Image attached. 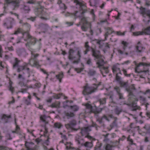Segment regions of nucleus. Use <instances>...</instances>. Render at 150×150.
Wrapping results in <instances>:
<instances>
[{
    "label": "nucleus",
    "mask_w": 150,
    "mask_h": 150,
    "mask_svg": "<svg viewBox=\"0 0 150 150\" xmlns=\"http://www.w3.org/2000/svg\"><path fill=\"white\" fill-rule=\"evenodd\" d=\"M109 133H107L106 134H103V135L104 137L103 141L104 142H107L109 140V139L108 138V136L109 135Z\"/></svg>",
    "instance_id": "obj_49"
},
{
    "label": "nucleus",
    "mask_w": 150,
    "mask_h": 150,
    "mask_svg": "<svg viewBox=\"0 0 150 150\" xmlns=\"http://www.w3.org/2000/svg\"><path fill=\"white\" fill-rule=\"evenodd\" d=\"M62 126V125L59 122H56L54 125V127L58 129L60 128Z\"/></svg>",
    "instance_id": "obj_42"
},
{
    "label": "nucleus",
    "mask_w": 150,
    "mask_h": 150,
    "mask_svg": "<svg viewBox=\"0 0 150 150\" xmlns=\"http://www.w3.org/2000/svg\"><path fill=\"white\" fill-rule=\"evenodd\" d=\"M6 2L8 4H11L15 7H18L19 6V0H5Z\"/></svg>",
    "instance_id": "obj_13"
},
{
    "label": "nucleus",
    "mask_w": 150,
    "mask_h": 150,
    "mask_svg": "<svg viewBox=\"0 0 150 150\" xmlns=\"http://www.w3.org/2000/svg\"><path fill=\"white\" fill-rule=\"evenodd\" d=\"M127 140L130 142V143L131 144H135L133 143V141L132 139H130L129 136L127 138Z\"/></svg>",
    "instance_id": "obj_58"
},
{
    "label": "nucleus",
    "mask_w": 150,
    "mask_h": 150,
    "mask_svg": "<svg viewBox=\"0 0 150 150\" xmlns=\"http://www.w3.org/2000/svg\"><path fill=\"white\" fill-rule=\"evenodd\" d=\"M114 89L116 91L117 94L120 93V89L119 87L115 86L114 87Z\"/></svg>",
    "instance_id": "obj_60"
},
{
    "label": "nucleus",
    "mask_w": 150,
    "mask_h": 150,
    "mask_svg": "<svg viewBox=\"0 0 150 150\" xmlns=\"http://www.w3.org/2000/svg\"><path fill=\"white\" fill-rule=\"evenodd\" d=\"M4 25L5 26L7 29L11 28L12 27V25H11V22H7L4 23Z\"/></svg>",
    "instance_id": "obj_31"
},
{
    "label": "nucleus",
    "mask_w": 150,
    "mask_h": 150,
    "mask_svg": "<svg viewBox=\"0 0 150 150\" xmlns=\"http://www.w3.org/2000/svg\"><path fill=\"white\" fill-rule=\"evenodd\" d=\"M76 124V121L75 120L73 119L70 121L69 123L68 124H66L65 126L68 129H70L71 130L76 131L78 129L74 128Z\"/></svg>",
    "instance_id": "obj_9"
},
{
    "label": "nucleus",
    "mask_w": 150,
    "mask_h": 150,
    "mask_svg": "<svg viewBox=\"0 0 150 150\" xmlns=\"http://www.w3.org/2000/svg\"><path fill=\"white\" fill-rule=\"evenodd\" d=\"M26 36L28 38V42L26 44V45H29L30 44L34 45L36 42V40L35 38H32V36L28 33L26 34Z\"/></svg>",
    "instance_id": "obj_11"
},
{
    "label": "nucleus",
    "mask_w": 150,
    "mask_h": 150,
    "mask_svg": "<svg viewBox=\"0 0 150 150\" xmlns=\"http://www.w3.org/2000/svg\"><path fill=\"white\" fill-rule=\"evenodd\" d=\"M125 32L123 33H122L120 31L115 32V33L117 35H125Z\"/></svg>",
    "instance_id": "obj_54"
},
{
    "label": "nucleus",
    "mask_w": 150,
    "mask_h": 150,
    "mask_svg": "<svg viewBox=\"0 0 150 150\" xmlns=\"http://www.w3.org/2000/svg\"><path fill=\"white\" fill-rule=\"evenodd\" d=\"M41 85V84L40 83H36L34 86V88H40Z\"/></svg>",
    "instance_id": "obj_57"
},
{
    "label": "nucleus",
    "mask_w": 150,
    "mask_h": 150,
    "mask_svg": "<svg viewBox=\"0 0 150 150\" xmlns=\"http://www.w3.org/2000/svg\"><path fill=\"white\" fill-rule=\"evenodd\" d=\"M65 115L68 118L70 117H73L74 115L73 112H67L65 113Z\"/></svg>",
    "instance_id": "obj_37"
},
{
    "label": "nucleus",
    "mask_w": 150,
    "mask_h": 150,
    "mask_svg": "<svg viewBox=\"0 0 150 150\" xmlns=\"http://www.w3.org/2000/svg\"><path fill=\"white\" fill-rule=\"evenodd\" d=\"M81 22H82V25L81 28L82 30L86 31L87 28L90 27V23L87 21L85 18L83 17L81 18Z\"/></svg>",
    "instance_id": "obj_6"
},
{
    "label": "nucleus",
    "mask_w": 150,
    "mask_h": 150,
    "mask_svg": "<svg viewBox=\"0 0 150 150\" xmlns=\"http://www.w3.org/2000/svg\"><path fill=\"white\" fill-rule=\"evenodd\" d=\"M95 40L96 43L99 45V48H101L103 47V45L104 44L103 41L97 40Z\"/></svg>",
    "instance_id": "obj_35"
},
{
    "label": "nucleus",
    "mask_w": 150,
    "mask_h": 150,
    "mask_svg": "<svg viewBox=\"0 0 150 150\" xmlns=\"http://www.w3.org/2000/svg\"><path fill=\"white\" fill-rule=\"evenodd\" d=\"M9 85L8 87L9 90L11 91L12 93L13 94L14 92V88L12 86V85L13 83L11 81L10 79H9Z\"/></svg>",
    "instance_id": "obj_28"
},
{
    "label": "nucleus",
    "mask_w": 150,
    "mask_h": 150,
    "mask_svg": "<svg viewBox=\"0 0 150 150\" xmlns=\"http://www.w3.org/2000/svg\"><path fill=\"white\" fill-rule=\"evenodd\" d=\"M106 30L109 33L111 34L113 33H115V32L113 29L112 28H110L109 27H107L106 28Z\"/></svg>",
    "instance_id": "obj_45"
},
{
    "label": "nucleus",
    "mask_w": 150,
    "mask_h": 150,
    "mask_svg": "<svg viewBox=\"0 0 150 150\" xmlns=\"http://www.w3.org/2000/svg\"><path fill=\"white\" fill-rule=\"evenodd\" d=\"M85 62L86 64L89 66H92L93 65L92 60L90 57H88L84 58Z\"/></svg>",
    "instance_id": "obj_23"
},
{
    "label": "nucleus",
    "mask_w": 150,
    "mask_h": 150,
    "mask_svg": "<svg viewBox=\"0 0 150 150\" xmlns=\"http://www.w3.org/2000/svg\"><path fill=\"white\" fill-rule=\"evenodd\" d=\"M20 128L19 127L18 125H17L16 126V130L15 131H13L12 132L13 133L19 134L20 133Z\"/></svg>",
    "instance_id": "obj_48"
},
{
    "label": "nucleus",
    "mask_w": 150,
    "mask_h": 150,
    "mask_svg": "<svg viewBox=\"0 0 150 150\" xmlns=\"http://www.w3.org/2000/svg\"><path fill=\"white\" fill-rule=\"evenodd\" d=\"M59 6L62 9H66L67 8V7L63 3L59 5Z\"/></svg>",
    "instance_id": "obj_59"
},
{
    "label": "nucleus",
    "mask_w": 150,
    "mask_h": 150,
    "mask_svg": "<svg viewBox=\"0 0 150 150\" xmlns=\"http://www.w3.org/2000/svg\"><path fill=\"white\" fill-rule=\"evenodd\" d=\"M60 103L59 101H57L52 103L50 106L52 108H58L60 107Z\"/></svg>",
    "instance_id": "obj_26"
},
{
    "label": "nucleus",
    "mask_w": 150,
    "mask_h": 150,
    "mask_svg": "<svg viewBox=\"0 0 150 150\" xmlns=\"http://www.w3.org/2000/svg\"><path fill=\"white\" fill-rule=\"evenodd\" d=\"M92 55L96 59L101 58L102 55L100 54V51L94 49H92Z\"/></svg>",
    "instance_id": "obj_14"
},
{
    "label": "nucleus",
    "mask_w": 150,
    "mask_h": 150,
    "mask_svg": "<svg viewBox=\"0 0 150 150\" xmlns=\"http://www.w3.org/2000/svg\"><path fill=\"white\" fill-rule=\"evenodd\" d=\"M141 66H150V63H146L144 62H140L139 64L136 65V67L135 68V70L136 72L138 73H143L144 74H149L148 71V68L146 69V70H142L140 69V67Z\"/></svg>",
    "instance_id": "obj_5"
},
{
    "label": "nucleus",
    "mask_w": 150,
    "mask_h": 150,
    "mask_svg": "<svg viewBox=\"0 0 150 150\" xmlns=\"http://www.w3.org/2000/svg\"><path fill=\"white\" fill-rule=\"evenodd\" d=\"M148 94V98H150V90L148 89L146 91V92L144 93V94Z\"/></svg>",
    "instance_id": "obj_61"
},
{
    "label": "nucleus",
    "mask_w": 150,
    "mask_h": 150,
    "mask_svg": "<svg viewBox=\"0 0 150 150\" xmlns=\"http://www.w3.org/2000/svg\"><path fill=\"white\" fill-rule=\"evenodd\" d=\"M127 47H125V46H123L122 50H121L120 49H118L117 50V51H118V53L121 54H124V53L125 52V50Z\"/></svg>",
    "instance_id": "obj_36"
},
{
    "label": "nucleus",
    "mask_w": 150,
    "mask_h": 150,
    "mask_svg": "<svg viewBox=\"0 0 150 150\" xmlns=\"http://www.w3.org/2000/svg\"><path fill=\"white\" fill-rule=\"evenodd\" d=\"M25 88L21 89L20 91H19V92H21L23 93H26L27 91V90L28 88L29 87L28 86L25 87Z\"/></svg>",
    "instance_id": "obj_52"
},
{
    "label": "nucleus",
    "mask_w": 150,
    "mask_h": 150,
    "mask_svg": "<svg viewBox=\"0 0 150 150\" xmlns=\"http://www.w3.org/2000/svg\"><path fill=\"white\" fill-rule=\"evenodd\" d=\"M30 144L34 145V144L32 142H27L25 143V145L27 149V150H29L30 149V146H29L30 145Z\"/></svg>",
    "instance_id": "obj_41"
},
{
    "label": "nucleus",
    "mask_w": 150,
    "mask_h": 150,
    "mask_svg": "<svg viewBox=\"0 0 150 150\" xmlns=\"http://www.w3.org/2000/svg\"><path fill=\"white\" fill-rule=\"evenodd\" d=\"M71 109L74 111H78L79 109V107L78 106L76 105H74L73 106H70Z\"/></svg>",
    "instance_id": "obj_40"
},
{
    "label": "nucleus",
    "mask_w": 150,
    "mask_h": 150,
    "mask_svg": "<svg viewBox=\"0 0 150 150\" xmlns=\"http://www.w3.org/2000/svg\"><path fill=\"white\" fill-rule=\"evenodd\" d=\"M102 144L101 143H98L97 144L95 148L96 149H100L102 146Z\"/></svg>",
    "instance_id": "obj_62"
},
{
    "label": "nucleus",
    "mask_w": 150,
    "mask_h": 150,
    "mask_svg": "<svg viewBox=\"0 0 150 150\" xmlns=\"http://www.w3.org/2000/svg\"><path fill=\"white\" fill-rule=\"evenodd\" d=\"M23 9L26 13H28L30 10L29 6L25 5L24 6Z\"/></svg>",
    "instance_id": "obj_43"
},
{
    "label": "nucleus",
    "mask_w": 150,
    "mask_h": 150,
    "mask_svg": "<svg viewBox=\"0 0 150 150\" xmlns=\"http://www.w3.org/2000/svg\"><path fill=\"white\" fill-rule=\"evenodd\" d=\"M74 52L73 49H71L69 50L68 52L69 56L68 58L69 60H73L75 58V57L73 55V54Z\"/></svg>",
    "instance_id": "obj_22"
},
{
    "label": "nucleus",
    "mask_w": 150,
    "mask_h": 150,
    "mask_svg": "<svg viewBox=\"0 0 150 150\" xmlns=\"http://www.w3.org/2000/svg\"><path fill=\"white\" fill-rule=\"evenodd\" d=\"M38 13V14L39 15H41L42 16H43L44 13L45 12L44 9L42 8H38L37 9Z\"/></svg>",
    "instance_id": "obj_38"
},
{
    "label": "nucleus",
    "mask_w": 150,
    "mask_h": 150,
    "mask_svg": "<svg viewBox=\"0 0 150 150\" xmlns=\"http://www.w3.org/2000/svg\"><path fill=\"white\" fill-rule=\"evenodd\" d=\"M31 58L29 60L28 63H25L23 65L18 67L17 69V72L20 73L18 75H21L22 74H31V73L33 71L28 67V64L32 66H37L39 65L37 58L39 56V54H35L33 52H31Z\"/></svg>",
    "instance_id": "obj_1"
},
{
    "label": "nucleus",
    "mask_w": 150,
    "mask_h": 150,
    "mask_svg": "<svg viewBox=\"0 0 150 150\" xmlns=\"http://www.w3.org/2000/svg\"><path fill=\"white\" fill-rule=\"evenodd\" d=\"M55 78L57 79L58 80L60 83L61 82V79L63 77L62 76H55Z\"/></svg>",
    "instance_id": "obj_56"
},
{
    "label": "nucleus",
    "mask_w": 150,
    "mask_h": 150,
    "mask_svg": "<svg viewBox=\"0 0 150 150\" xmlns=\"http://www.w3.org/2000/svg\"><path fill=\"white\" fill-rule=\"evenodd\" d=\"M144 128L146 130L147 133L150 134V125H146L144 127Z\"/></svg>",
    "instance_id": "obj_46"
},
{
    "label": "nucleus",
    "mask_w": 150,
    "mask_h": 150,
    "mask_svg": "<svg viewBox=\"0 0 150 150\" xmlns=\"http://www.w3.org/2000/svg\"><path fill=\"white\" fill-rule=\"evenodd\" d=\"M106 98H102L99 99L98 100L100 105L105 104L106 103Z\"/></svg>",
    "instance_id": "obj_33"
},
{
    "label": "nucleus",
    "mask_w": 150,
    "mask_h": 150,
    "mask_svg": "<svg viewBox=\"0 0 150 150\" xmlns=\"http://www.w3.org/2000/svg\"><path fill=\"white\" fill-rule=\"evenodd\" d=\"M133 34L136 36L144 34L150 35V26L146 28L142 31L133 32Z\"/></svg>",
    "instance_id": "obj_8"
},
{
    "label": "nucleus",
    "mask_w": 150,
    "mask_h": 150,
    "mask_svg": "<svg viewBox=\"0 0 150 150\" xmlns=\"http://www.w3.org/2000/svg\"><path fill=\"white\" fill-rule=\"evenodd\" d=\"M146 16L148 17V18L150 19H148L147 20L148 22L150 21V10H147L146 13Z\"/></svg>",
    "instance_id": "obj_47"
},
{
    "label": "nucleus",
    "mask_w": 150,
    "mask_h": 150,
    "mask_svg": "<svg viewBox=\"0 0 150 150\" xmlns=\"http://www.w3.org/2000/svg\"><path fill=\"white\" fill-rule=\"evenodd\" d=\"M24 76H18V78L19 79V82L18 84L21 87L28 86L26 84L24 83V82L25 80V78Z\"/></svg>",
    "instance_id": "obj_15"
},
{
    "label": "nucleus",
    "mask_w": 150,
    "mask_h": 150,
    "mask_svg": "<svg viewBox=\"0 0 150 150\" xmlns=\"http://www.w3.org/2000/svg\"><path fill=\"white\" fill-rule=\"evenodd\" d=\"M88 42H85L84 45V47L85 50L83 52V53L84 54H86L87 52L91 50L92 51V49L93 48L92 47H90L88 45Z\"/></svg>",
    "instance_id": "obj_20"
},
{
    "label": "nucleus",
    "mask_w": 150,
    "mask_h": 150,
    "mask_svg": "<svg viewBox=\"0 0 150 150\" xmlns=\"http://www.w3.org/2000/svg\"><path fill=\"white\" fill-rule=\"evenodd\" d=\"M17 53L19 56L22 57H25L27 54L25 50L23 48L18 49Z\"/></svg>",
    "instance_id": "obj_16"
},
{
    "label": "nucleus",
    "mask_w": 150,
    "mask_h": 150,
    "mask_svg": "<svg viewBox=\"0 0 150 150\" xmlns=\"http://www.w3.org/2000/svg\"><path fill=\"white\" fill-rule=\"evenodd\" d=\"M145 1V4L147 6H150V1L149 0H144Z\"/></svg>",
    "instance_id": "obj_64"
},
{
    "label": "nucleus",
    "mask_w": 150,
    "mask_h": 150,
    "mask_svg": "<svg viewBox=\"0 0 150 150\" xmlns=\"http://www.w3.org/2000/svg\"><path fill=\"white\" fill-rule=\"evenodd\" d=\"M75 140L77 143L83 146V143L84 142V140L81 136L79 135H76L75 137Z\"/></svg>",
    "instance_id": "obj_17"
},
{
    "label": "nucleus",
    "mask_w": 150,
    "mask_h": 150,
    "mask_svg": "<svg viewBox=\"0 0 150 150\" xmlns=\"http://www.w3.org/2000/svg\"><path fill=\"white\" fill-rule=\"evenodd\" d=\"M83 146L87 148H91L93 146V144L92 142H87L85 143L84 142L83 143Z\"/></svg>",
    "instance_id": "obj_29"
},
{
    "label": "nucleus",
    "mask_w": 150,
    "mask_h": 150,
    "mask_svg": "<svg viewBox=\"0 0 150 150\" xmlns=\"http://www.w3.org/2000/svg\"><path fill=\"white\" fill-rule=\"evenodd\" d=\"M101 82H100L98 84H96L95 83L93 84L95 86V87L89 86L87 84L84 86V89L83 91V94L84 95H86L89 94H91L92 93L94 92L96 90L98 86L100 85Z\"/></svg>",
    "instance_id": "obj_3"
},
{
    "label": "nucleus",
    "mask_w": 150,
    "mask_h": 150,
    "mask_svg": "<svg viewBox=\"0 0 150 150\" xmlns=\"http://www.w3.org/2000/svg\"><path fill=\"white\" fill-rule=\"evenodd\" d=\"M103 109V108H98L95 106L92 109V112H93L96 115V114L100 113Z\"/></svg>",
    "instance_id": "obj_21"
},
{
    "label": "nucleus",
    "mask_w": 150,
    "mask_h": 150,
    "mask_svg": "<svg viewBox=\"0 0 150 150\" xmlns=\"http://www.w3.org/2000/svg\"><path fill=\"white\" fill-rule=\"evenodd\" d=\"M11 118V115L2 114L1 115V119L4 123H7L10 122Z\"/></svg>",
    "instance_id": "obj_12"
},
{
    "label": "nucleus",
    "mask_w": 150,
    "mask_h": 150,
    "mask_svg": "<svg viewBox=\"0 0 150 150\" xmlns=\"http://www.w3.org/2000/svg\"><path fill=\"white\" fill-rule=\"evenodd\" d=\"M126 90L129 93V100L130 101H132V103L130 104L131 107V109L132 111H135L137 110H140V108L138 106L135 101H133V100L132 98L134 97L133 95V93L136 92V90L134 86V85H132L128 88H126Z\"/></svg>",
    "instance_id": "obj_2"
},
{
    "label": "nucleus",
    "mask_w": 150,
    "mask_h": 150,
    "mask_svg": "<svg viewBox=\"0 0 150 150\" xmlns=\"http://www.w3.org/2000/svg\"><path fill=\"white\" fill-rule=\"evenodd\" d=\"M23 33V30L21 28H19L17 30L15 31L14 34L17 35L19 33Z\"/></svg>",
    "instance_id": "obj_44"
},
{
    "label": "nucleus",
    "mask_w": 150,
    "mask_h": 150,
    "mask_svg": "<svg viewBox=\"0 0 150 150\" xmlns=\"http://www.w3.org/2000/svg\"><path fill=\"white\" fill-rule=\"evenodd\" d=\"M91 128V126L82 128L80 132L81 136H85V138H87L90 139H92L93 137L89 135V132L91 131L92 130Z\"/></svg>",
    "instance_id": "obj_4"
},
{
    "label": "nucleus",
    "mask_w": 150,
    "mask_h": 150,
    "mask_svg": "<svg viewBox=\"0 0 150 150\" xmlns=\"http://www.w3.org/2000/svg\"><path fill=\"white\" fill-rule=\"evenodd\" d=\"M74 2L76 3V5H78L80 8V10H82L83 8L85 7L84 5L81 2L80 0H74Z\"/></svg>",
    "instance_id": "obj_24"
},
{
    "label": "nucleus",
    "mask_w": 150,
    "mask_h": 150,
    "mask_svg": "<svg viewBox=\"0 0 150 150\" xmlns=\"http://www.w3.org/2000/svg\"><path fill=\"white\" fill-rule=\"evenodd\" d=\"M116 80L120 84L121 86L127 88L128 86V82L123 81L121 78L119 76H116Z\"/></svg>",
    "instance_id": "obj_10"
},
{
    "label": "nucleus",
    "mask_w": 150,
    "mask_h": 150,
    "mask_svg": "<svg viewBox=\"0 0 150 150\" xmlns=\"http://www.w3.org/2000/svg\"><path fill=\"white\" fill-rule=\"evenodd\" d=\"M0 150H12L11 149H9L8 147L3 146H0Z\"/></svg>",
    "instance_id": "obj_51"
},
{
    "label": "nucleus",
    "mask_w": 150,
    "mask_h": 150,
    "mask_svg": "<svg viewBox=\"0 0 150 150\" xmlns=\"http://www.w3.org/2000/svg\"><path fill=\"white\" fill-rule=\"evenodd\" d=\"M147 10L145 8L143 7L142 6L140 7L139 12L140 13L142 14V16L144 18L146 17V13Z\"/></svg>",
    "instance_id": "obj_25"
},
{
    "label": "nucleus",
    "mask_w": 150,
    "mask_h": 150,
    "mask_svg": "<svg viewBox=\"0 0 150 150\" xmlns=\"http://www.w3.org/2000/svg\"><path fill=\"white\" fill-rule=\"evenodd\" d=\"M112 69L114 74L117 75L118 74H122L120 68L118 65H115L113 66Z\"/></svg>",
    "instance_id": "obj_18"
},
{
    "label": "nucleus",
    "mask_w": 150,
    "mask_h": 150,
    "mask_svg": "<svg viewBox=\"0 0 150 150\" xmlns=\"http://www.w3.org/2000/svg\"><path fill=\"white\" fill-rule=\"evenodd\" d=\"M25 103L27 105H28L30 104V99H26L25 100Z\"/></svg>",
    "instance_id": "obj_63"
},
{
    "label": "nucleus",
    "mask_w": 150,
    "mask_h": 150,
    "mask_svg": "<svg viewBox=\"0 0 150 150\" xmlns=\"http://www.w3.org/2000/svg\"><path fill=\"white\" fill-rule=\"evenodd\" d=\"M136 52L138 55H141V54L144 50L145 48L142 45L141 43L139 41L137 45L135 47Z\"/></svg>",
    "instance_id": "obj_7"
},
{
    "label": "nucleus",
    "mask_w": 150,
    "mask_h": 150,
    "mask_svg": "<svg viewBox=\"0 0 150 150\" xmlns=\"http://www.w3.org/2000/svg\"><path fill=\"white\" fill-rule=\"evenodd\" d=\"M104 59H105V58L103 55H102V57L101 58L98 59V60L97 62V64L98 65V67L102 66L104 64H106V62L104 61Z\"/></svg>",
    "instance_id": "obj_19"
},
{
    "label": "nucleus",
    "mask_w": 150,
    "mask_h": 150,
    "mask_svg": "<svg viewBox=\"0 0 150 150\" xmlns=\"http://www.w3.org/2000/svg\"><path fill=\"white\" fill-rule=\"evenodd\" d=\"M111 127H116L117 126V122L116 120H115L113 122L112 124L111 125Z\"/></svg>",
    "instance_id": "obj_55"
},
{
    "label": "nucleus",
    "mask_w": 150,
    "mask_h": 150,
    "mask_svg": "<svg viewBox=\"0 0 150 150\" xmlns=\"http://www.w3.org/2000/svg\"><path fill=\"white\" fill-rule=\"evenodd\" d=\"M20 62V61L17 58H15L14 62L13 63V68H14L18 67L19 63Z\"/></svg>",
    "instance_id": "obj_27"
},
{
    "label": "nucleus",
    "mask_w": 150,
    "mask_h": 150,
    "mask_svg": "<svg viewBox=\"0 0 150 150\" xmlns=\"http://www.w3.org/2000/svg\"><path fill=\"white\" fill-rule=\"evenodd\" d=\"M105 48L103 49V51L105 53L107 50L108 49L110 48L109 45L108 43H106L104 45Z\"/></svg>",
    "instance_id": "obj_39"
},
{
    "label": "nucleus",
    "mask_w": 150,
    "mask_h": 150,
    "mask_svg": "<svg viewBox=\"0 0 150 150\" xmlns=\"http://www.w3.org/2000/svg\"><path fill=\"white\" fill-rule=\"evenodd\" d=\"M23 26L24 27L27 28V30H29L30 28V25L27 23H26L24 24Z\"/></svg>",
    "instance_id": "obj_53"
},
{
    "label": "nucleus",
    "mask_w": 150,
    "mask_h": 150,
    "mask_svg": "<svg viewBox=\"0 0 150 150\" xmlns=\"http://www.w3.org/2000/svg\"><path fill=\"white\" fill-rule=\"evenodd\" d=\"M88 74L90 75H94L96 74V71L93 69L89 70Z\"/></svg>",
    "instance_id": "obj_50"
},
{
    "label": "nucleus",
    "mask_w": 150,
    "mask_h": 150,
    "mask_svg": "<svg viewBox=\"0 0 150 150\" xmlns=\"http://www.w3.org/2000/svg\"><path fill=\"white\" fill-rule=\"evenodd\" d=\"M122 111V109L117 107H116L114 109V112L115 113L118 115Z\"/></svg>",
    "instance_id": "obj_34"
},
{
    "label": "nucleus",
    "mask_w": 150,
    "mask_h": 150,
    "mask_svg": "<svg viewBox=\"0 0 150 150\" xmlns=\"http://www.w3.org/2000/svg\"><path fill=\"white\" fill-rule=\"evenodd\" d=\"M40 118V120L43 122L45 125L48 123V122L45 120L46 116L45 115H42Z\"/></svg>",
    "instance_id": "obj_32"
},
{
    "label": "nucleus",
    "mask_w": 150,
    "mask_h": 150,
    "mask_svg": "<svg viewBox=\"0 0 150 150\" xmlns=\"http://www.w3.org/2000/svg\"><path fill=\"white\" fill-rule=\"evenodd\" d=\"M140 100L144 102L143 104L144 105L146 108V109L148 107V106L149 105V104L147 103L146 101V99L144 97H143L142 96H140Z\"/></svg>",
    "instance_id": "obj_30"
}]
</instances>
